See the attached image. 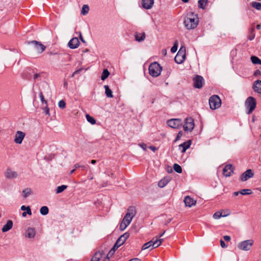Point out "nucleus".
Masks as SVG:
<instances>
[{"label":"nucleus","instance_id":"nucleus-55","mask_svg":"<svg viewBox=\"0 0 261 261\" xmlns=\"http://www.w3.org/2000/svg\"><path fill=\"white\" fill-rule=\"evenodd\" d=\"M148 148L150 149H151L152 151H153V152H155L156 150H158V148H156L153 146H150Z\"/></svg>","mask_w":261,"mask_h":261},{"label":"nucleus","instance_id":"nucleus-3","mask_svg":"<svg viewBox=\"0 0 261 261\" xmlns=\"http://www.w3.org/2000/svg\"><path fill=\"white\" fill-rule=\"evenodd\" d=\"M136 215V208L134 206H129L127 209V212L122 221L126 223L128 225L130 223L133 218Z\"/></svg>","mask_w":261,"mask_h":261},{"label":"nucleus","instance_id":"nucleus-47","mask_svg":"<svg viewBox=\"0 0 261 261\" xmlns=\"http://www.w3.org/2000/svg\"><path fill=\"white\" fill-rule=\"evenodd\" d=\"M127 226L128 225L126 223L122 221L120 224L119 229L120 230L123 231L126 228Z\"/></svg>","mask_w":261,"mask_h":261},{"label":"nucleus","instance_id":"nucleus-12","mask_svg":"<svg viewBox=\"0 0 261 261\" xmlns=\"http://www.w3.org/2000/svg\"><path fill=\"white\" fill-rule=\"evenodd\" d=\"M28 44H33L34 45L35 49L39 53H42L46 48L45 46L41 42L35 40L29 42Z\"/></svg>","mask_w":261,"mask_h":261},{"label":"nucleus","instance_id":"nucleus-18","mask_svg":"<svg viewBox=\"0 0 261 261\" xmlns=\"http://www.w3.org/2000/svg\"><path fill=\"white\" fill-rule=\"evenodd\" d=\"M184 202L186 206L191 207L196 204V201L191 197L187 196L184 199Z\"/></svg>","mask_w":261,"mask_h":261},{"label":"nucleus","instance_id":"nucleus-13","mask_svg":"<svg viewBox=\"0 0 261 261\" xmlns=\"http://www.w3.org/2000/svg\"><path fill=\"white\" fill-rule=\"evenodd\" d=\"M25 134L24 133L21 131H17L16 133L14 139V142L16 144H20L22 143L24 138L25 137Z\"/></svg>","mask_w":261,"mask_h":261},{"label":"nucleus","instance_id":"nucleus-7","mask_svg":"<svg viewBox=\"0 0 261 261\" xmlns=\"http://www.w3.org/2000/svg\"><path fill=\"white\" fill-rule=\"evenodd\" d=\"M253 244L252 240H247L239 243L238 247L239 249L244 251L249 250Z\"/></svg>","mask_w":261,"mask_h":261},{"label":"nucleus","instance_id":"nucleus-50","mask_svg":"<svg viewBox=\"0 0 261 261\" xmlns=\"http://www.w3.org/2000/svg\"><path fill=\"white\" fill-rule=\"evenodd\" d=\"M44 112H45L46 115H47L49 116V115H50V114H49V108L47 107V105L44 108Z\"/></svg>","mask_w":261,"mask_h":261},{"label":"nucleus","instance_id":"nucleus-22","mask_svg":"<svg viewBox=\"0 0 261 261\" xmlns=\"http://www.w3.org/2000/svg\"><path fill=\"white\" fill-rule=\"evenodd\" d=\"M134 37L135 38V40L138 42H142L144 41L146 38V34L144 32L143 33H138L136 32Z\"/></svg>","mask_w":261,"mask_h":261},{"label":"nucleus","instance_id":"nucleus-49","mask_svg":"<svg viewBox=\"0 0 261 261\" xmlns=\"http://www.w3.org/2000/svg\"><path fill=\"white\" fill-rule=\"evenodd\" d=\"M182 136V131H179L176 136V138L175 140V142L177 141L178 140H179Z\"/></svg>","mask_w":261,"mask_h":261},{"label":"nucleus","instance_id":"nucleus-26","mask_svg":"<svg viewBox=\"0 0 261 261\" xmlns=\"http://www.w3.org/2000/svg\"><path fill=\"white\" fill-rule=\"evenodd\" d=\"M170 181V179L168 177L164 178L160 180L158 182V186L160 188H164Z\"/></svg>","mask_w":261,"mask_h":261},{"label":"nucleus","instance_id":"nucleus-9","mask_svg":"<svg viewBox=\"0 0 261 261\" xmlns=\"http://www.w3.org/2000/svg\"><path fill=\"white\" fill-rule=\"evenodd\" d=\"M167 123L171 128H178L182 125V121L180 119H171L168 120Z\"/></svg>","mask_w":261,"mask_h":261},{"label":"nucleus","instance_id":"nucleus-31","mask_svg":"<svg viewBox=\"0 0 261 261\" xmlns=\"http://www.w3.org/2000/svg\"><path fill=\"white\" fill-rule=\"evenodd\" d=\"M251 61L254 64H260L261 65V60L257 57L253 56L251 57Z\"/></svg>","mask_w":261,"mask_h":261},{"label":"nucleus","instance_id":"nucleus-42","mask_svg":"<svg viewBox=\"0 0 261 261\" xmlns=\"http://www.w3.org/2000/svg\"><path fill=\"white\" fill-rule=\"evenodd\" d=\"M178 42L177 40H176L173 44V46L171 48V52L172 53H175L177 50Z\"/></svg>","mask_w":261,"mask_h":261},{"label":"nucleus","instance_id":"nucleus-5","mask_svg":"<svg viewBox=\"0 0 261 261\" xmlns=\"http://www.w3.org/2000/svg\"><path fill=\"white\" fill-rule=\"evenodd\" d=\"M186 47L184 46H181L174 58L175 62L177 64L182 63L186 57Z\"/></svg>","mask_w":261,"mask_h":261},{"label":"nucleus","instance_id":"nucleus-37","mask_svg":"<svg viewBox=\"0 0 261 261\" xmlns=\"http://www.w3.org/2000/svg\"><path fill=\"white\" fill-rule=\"evenodd\" d=\"M32 192V190L30 188H26L22 191L23 197L25 198H27Z\"/></svg>","mask_w":261,"mask_h":261},{"label":"nucleus","instance_id":"nucleus-30","mask_svg":"<svg viewBox=\"0 0 261 261\" xmlns=\"http://www.w3.org/2000/svg\"><path fill=\"white\" fill-rule=\"evenodd\" d=\"M228 215V214H223L222 212H217L213 215V218L214 219H219L221 217H226Z\"/></svg>","mask_w":261,"mask_h":261},{"label":"nucleus","instance_id":"nucleus-52","mask_svg":"<svg viewBox=\"0 0 261 261\" xmlns=\"http://www.w3.org/2000/svg\"><path fill=\"white\" fill-rule=\"evenodd\" d=\"M82 70V69H79L75 70L71 75V77H74L76 74H79Z\"/></svg>","mask_w":261,"mask_h":261},{"label":"nucleus","instance_id":"nucleus-28","mask_svg":"<svg viewBox=\"0 0 261 261\" xmlns=\"http://www.w3.org/2000/svg\"><path fill=\"white\" fill-rule=\"evenodd\" d=\"M163 241V239H156L155 241H154L153 239H152L151 240L152 249L158 247V246H159L161 244Z\"/></svg>","mask_w":261,"mask_h":261},{"label":"nucleus","instance_id":"nucleus-8","mask_svg":"<svg viewBox=\"0 0 261 261\" xmlns=\"http://www.w3.org/2000/svg\"><path fill=\"white\" fill-rule=\"evenodd\" d=\"M194 127V123L193 119L190 117L185 119V124L183 126L185 131L191 132Z\"/></svg>","mask_w":261,"mask_h":261},{"label":"nucleus","instance_id":"nucleus-15","mask_svg":"<svg viewBox=\"0 0 261 261\" xmlns=\"http://www.w3.org/2000/svg\"><path fill=\"white\" fill-rule=\"evenodd\" d=\"M233 168L231 165L228 164L226 165L223 170V175L226 177H229L231 176V174L233 173Z\"/></svg>","mask_w":261,"mask_h":261},{"label":"nucleus","instance_id":"nucleus-62","mask_svg":"<svg viewBox=\"0 0 261 261\" xmlns=\"http://www.w3.org/2000/svg\"><path fill=\"white\" fill-rule=\"evenodd\" d=\"M74 169H77L80 167H81V165H80L79 164H75L74 165Z\"/></svg>","mask_w":261,"mask_h":261},{"label":"nucleus","instance_id":"nucleus-58","mask_svg":"<svg viewBox=\"0 0 261 261\" xmlns=\"http://www.w3.org/2000/svg\"><path fill=\"white\" fill-rule=\"evenodd\" d=\"M89 174H90V176H88L89 179V180H91L93 179V176H92V172L91 170L89 171Z\"/></svg>","mask_w":261,"mask_h":261},{"label":"nucleus","instance_id":"nucleus-40","mask_svg":"<svg viewBox=\"0 0 261 261\" xmlns=\"http://www.w3.org/2000/svg\"><path fill=\"white\" fill-rule=\"evenodd\" d=\"M89 10V8L88 5H84L82 9L81 13L83 15H86L88 13V11Z\"/></svg>","mask_w":261,"mask_h":261},{"label":"nucleus","instance_id":"nucleus-56","mask_svg":"<svg viewBox=\"0 0 261 261\" xmlns=\"http://www.w3.org/2000/svg\"><path fill=\"white\" fill-rule=\"evenodd\" d=\"M140 146L144 150L146 149V145L144 143L139 144Z\"/></svg>","mask_w":261,"mask_h":261},{"label":"nucleus","instance_id":"nucleus-19","mask_svg":"<svg viewBox=\"0 0 261 261\" xmlns=\"http://www.w3.org/2000/svg\"><path fill=\"white\" fill-rule=\"evenodd\" d=\"M36 69H28V72L31 75H33V79L35 82L36 80L40 81L41 80V73H37L35 72Z\"/></svg>","mask_w":261,"mask_h":261},{"label":"nucleus","instance_id":"nucleus-4","mask_svg":"<svg viewBox=\"0 0 261 261\" xmlns=\"http://www.w3.org/2000/svg\"><path fill=\"white\" fill-rule=\"evenodd\" d=\"M245 105L248 111L247 113L248 114L252 113L256 106L255 99L251 96L248 97L245 101Z\"/></svg>","mask_w":261,"mask_h":261},{"label":"nucleus","instance_id":"nucleus-24","mask_svg":"<svg viewBox=\"0 0 261 261\" xmlns=\"http://www.w3.org/2000/svg\"><path fill=\"white\" fill-rule=\"evenodd\" d=\"M103 251H98L95 252L94 255L92 257L91 261H99L102 257Z\"/></svg>","mask_w":261,"mask_h":261},{"label":"nucleus","instance_id":"nucleus-41","mask_svg":"<svg viewBox=\"0 0 261 261\" xmlns=\"http://www.w3.org/2000/svg\"><path fill=\"white\" fill-rule=\"evenodd\" d=\"M240 193L243 195H250L252 193L250 189H243L240 190Z\"/></svg>","mask_w":261,"mask_h":261},{"label":"nucleus","instance_id":"nucleus-54","mask_svg":"<svg viewBox=\"0 0 261 261\" xmlns=\"http://www.w3.org/2000/svg\"><path fill=\"white\" fill-rule=\"evenodd\" d=\"M220 245H221V246L222 247V248H226L227 246L226 245V244L225 243V242L221 240H220Z\"/></svg>","mask_w":261,"mask_h":261},{"label":"nucleus","instance_id":"nucleus-44","mask_svg":"<svg viewBox=\"0 0 261 261\" xmlns=\"http://www.w3.org/2000/svg\"><path fill=\"white\" fill-rule=\"evenodd\" d=\"M151 246H152L151 240L145 243L142 247V250L147 249L149 248V247H150Z\"/></svg>","mask_w":261,"mask_h":261},{"label":"nucleus","instance_id":"nucleus-2","mask_svg":"<svg viewBox=\"0 0 261 261\" xmlns=\"http://www.w3.org/2000/svg\"><path fill=\"white\" fill-rule=\"evenodd\" d=\"M149 74L152 77H157L162 70V67L157 62H154L150 64L148 68Z\"/></svg>","mask_w":261,"mask_h":261},{"label":"nucleus","instance_id":"nucleus-10","mask_svg":"<svg viewBox=\"0 0 261 261\" xmlns=\"http://www.w3.org/2000/svg\"><path fill=\"white\" fill-rule=\"evenodd\" d=\"M194 86L196 88H201L204 84V80L202 76L197 75L193 79Z\"/></svg>","mask_w":261,"mask_h":261},{"label":"nucleus","instance_id":"nucleus-23","mask_svg":"<svg viewBox=\"0 0 261 261\" xmlns=\"http://www.w3.org/2000/svg\"><path fill=\"white\" fill-rule=\"evenodd\" d=\"M18 174L17 172L8 169L5 173V176L8 178H16Z\"/></svg>","mask_w":261,"mask_h":261},{"label":"nucleus","instance_id":"nucleus-32","mask_svg":"<svg viewBox=\"0 0 261 261\" xmlns=\"http://www.w3.org/2000/svg\"><path fill=\"white\" fill-rule=\"evenodd\" d=\"M207 3V0H199L198 2L199 8L204 9Z\"/></svg>","mask_w":261,"mask_h":261},{"label":"nucleus","instance_id":"nucleus-51","mask_svg":"<svg viewBox=\"0 0 261 261\" xmlns=\"http://www.w3.org/2000/svg\"><path fill=\"white\" fill-rule=\"evenodd\" d=\"M261 74V72L259 70V69H257L254 72V74L253 75L255 76H257L258 75H260Z\"/></svg>","mask_w":261,"mask_h":261},{"label":"nucleus","instance_id":"nucleus-39","mask_svg":"<svg viewBox=\"0 0 261 261\" xmlns=\"http://www.w3.org/2000/svg\"><path fill=\"white\" fill-rule=\"evenodd\" d=\"M173 169L178 173H181L182 172L181 166L175 163L173 165Z\"/></svg>","mask_w":261,"mask_h":261},{"label":"nucleus","instance_id":"nucleus-14","mask_svg":"<svg viewBox=\"0 0 261 261\" xmlns=\"http://www.w3.org/2000/svg\"><path fill=\"white\" fill-rule=\"evenodd\" d=\"M80 44V41L77 37H73L70 40L68 45L71 49L76 48Z\"/></svg>","mask_w":261,"mask_h":261},{"label":"nucleus","instance_id":"nucleus-17","mask_svg":"<svg viewBox=\"0 0 261 261\" xmlns=\"http://www.w3.org/2000/svg\"><path fill=\"white\" fill-rule=\"evenodd\" d=\"M154 4V0H142V7L145 9H151Z\"/></svg>","mask_w":261,"mask_h":261},{"label":"nucleus","instance_id":"nucleus-57","mask_svg":"<svg viewBox=\"0 0 261 261\" xmlns=\"http://www.w3.org/2000/svg\"><path fill=\"white\" fill-rule=\"evenodd\" d=\"M223 238L225 241H229L230 240V237L229 236H225Z\"/></svg>","mask_w":261,"mask_h":261},{"label":"nucleus","instance_id":"nucleus-35","mask_svg":"<svg viewBox=\"0 0 261 261\" xmlns=\"http://www.w3.org/2000/svg\"><path fill=\"white\" fill-rule=\"evenodd\" d=\"M67 188V186L66 185H62L57 188L56 192L57 194L62 193L63 191Z\"/></svg>","mask_w":261,"mask_h":261},{"label":"nucleus","instance_id":"nucleus-38","mask_svg":"<svg viewBox=\"0 0 261 261\" xmlns=\"http://www.w3.org/2000/svg\"><path fill=\"white\" fill-rule=\"evenodd\" d=\"M86 117L87 120L91 124H95L96 123V120H95V119L93 117L89 115V114H87Z\"/></svg>","mask_w":261,"mask_h":261},{"label":"nucleus","instance_id":"nucleus-63","mask_svg":"<svg viewBox=\"0 0 261 261\" xmlns=\"http://www.w3.org/2000/svg\"><path fill=\"white\" fill-rule=\"evenodd\" d=\"M240 192V191H237V192H234L233 193V195L235 196H237L239 195V194Z\"/></svg>","mask_w":261,"mask_h":261},{"label":"nucleus","instance_id":"nucleus-64","mask_svg":"<svg viewBox=\"0 0 261 261\" xmlns=\"http://www.w3.org/2000/svg\"><path fill=\"white\" fill-rule=\"evenodd\" d=\"M103 261H110V259H109V257H107L106 258H105Z\"/></svg>","mask_w":261,"mask_h":261},{"label":"nucleus","instance_id":"nucleus-59","mask_svg":"<svg viewBox=\"0 0 261 261\" xmlns=\"http://www.w3.org/2000/svg\"><path fill=\"white\" fill-rule=\"evenodd\" d=\"M79 37H80V40H81L82 42H83V43L85 42V41L83 39V36L82 35V33L81 32H80Z\"/></svg>","mask_w":261,"mask_h":261},{"label":"nucleus","instance_id":"nucleus-61","mask_svg":"<svg viewBox=\"0 0 261 261\" xmlns=\"http://www.w3.org/2000/svg\"><path fill=\"white\" fill-rule=\"evenodd\" d=\"M63 85H64V87L65 88H67V85H68V83H67V82L66 81H64V84H63Z\"/></svg>","mask_w":261,"mask_h":261},{"label":"nucleus","instance_id":"nucleus-25","mask_svg":"<svg viewBox=\"0 0 261 261\" xmlns=\"http://www.w3.org/2000/svg\"><path fill=\"white\" fill-rule=\"evenodd\" d=\"M13 222L12 220H8L7 223L4 225L2 229V231L3 232H7L11 229L13 226Z\"/></svg>","mask_w":261,"mask_h":261},{"label":"nucleus","instance_id":"nucleus-34","mask_svg":"<svg viewBox=\"0 0 261 261\" xmlns=\"http://www.w3.org/2000/svg\"><path fill=\"white\" fill-rule=\"evenodd\" d=\"M40 212L42 215H46L49 212L48 208L46 206H43L41 207Z\"/></svg>","mask_w":261,"mask_h":261},{"label":"nucleus","instance_id":"nucleus-48","mask_svg":"<svg viewBox=\"0 0 261 261\" xmlns=\"http://www.w3.org/2000/svg\"><path fill=\"white\" fill-rule=\"evenodd\" d=\"M39 97L40 98V100H41L42 103L47 105V101L44 99V97L42 92H41L39 93Z\"/></svg>","mask_w":261,"mask_h":261},{"label":"nucleus","instance_id":"nucleus-27","mask_svg":"<svg viewBox=\"0 0 261 261\" xmlns=\"http://www.w3.org/2000/svg\"><path fill=\"white\" fill-rule=\"evenodd\" d=\"M27 237L29 238H33L36 233L35 229L34 228L30 227L27 230Z\"/></svg>","mask_w":261,"mask_h":261},{"label":"nucleus","instance_id":"nucleus-46","mask_svg":"<svg viewBox=\"0 0 261 261\" xmlns=\"http://www.w3.org/2000/svg\"><path fill=\"white\" fill-rule=\"evenodd\" d=\"M58 106L60 108L62 109H63L65 108L66 107V102L64 100H61L59 101V103H58Z\"/></svg>","mask_w":261,"mask_h":261},{"label":"nucleus","instance_id":"nucleus-29","mask_svg":"<svg viewBox=\"0 0 261 261\" xmlns=\"http://www.w3.org/2000/svg\"><path fill=\"white\" fill-rule=\"evenodd\" d=\"M105 93L108 97L112 98L113 97L112 90L109 88L108 85H105Z\"/></svg>","mask_w":261,"mask_h":261},{"label":"nucleus","instance_id":"nucleus-11","mask_svg":"<svg viewBox=\"0 0 261 261\" xmlns=\"http://www.w3.org/2000/svg\"><path fill=\"white\" fill-rule=\"evenodd\" d=\"M254 176V173L251 169H247L240 176V180L242 181H245L249 178L252 177Z\"/></svg>","mask_w":261,"mask_h":261},{"label":"nucleus","instance_id":"nucleus-20","mask_svg":"<svg viewBox=\"0 0 261 261\" xmlns=\"http://www.w3.org/2000/svg\"><path fill=\"white\" fill-rule=\"evenodd\" d=\"M252 89L255 92L261 94V81H256L253 85Z\"/></svg>","mask_w":261,"mask_h":261},{"label":"nucleus","instance_id":"nucleus-53","mask_svg":"<svg viewBox=\"0 0 261 261\" xmlns=\"http://www.w3.org/2000/svg\"><path fill=\"white\" fill-rule=\"evenodd\" d=\"M115 252V251L114 250V249H111V250L109 252L107 255V257H109V256H112L114 254Z\"/></svg>","mask_w":261,"mask_h":261},{"label":"nucleus","instance_id":"nucleus-36","mask_svg":"<svg viewBox=\"0 0 261 261\" xmlns=\"http://www.w3.org/2000/svg\"><path fill=\"white\" fill-rule=\"evenodd\" d=\"M251 5L252 7L255 8L257 10H261V3L257 2H253L251 3Z\"/></svg>","mask_w":261,"mask_h":261},{"label":"nucleus","instance_id":"nucleus-33","mask_svg":"<svg viewBox=\"0 0 261 261\" xmlns=\"http://www.w3.org/2000/svg\"><path fill=\"white\" fill-rule=\"evenodd\" d=\"M110 72L107 69H105L103 70L101 75V80L102 81L105 80L109 75Z\"/></svg>","mask_w":261,"mask_h":261},{"label":"nucleus","instance_id":"nucleus-43","mask_svg":"<svg viewBox=\"0 0 261 261\" xmlns=\"http://www.w3.org/2000/svg\"><path fill=\"white\" fill-rule=\"evenodd\" d=\"M255 37L254 29L251 28L250 29V34L248 35V38L250 40H252Z\"/></svg>","mask_w":261,"mask_h":261},{"label":"nucleus","instance_id":"nucleus-16","mask_svg":"<svg viewBox=\"0 0 261 261\" xmlns=\"http://www.w3.org/2000/svg\"><path fill=\"white\" fill-rule=\"evenodd\" d=\"M129 236V234L128 232H125L121 235L116 241V245L121 246L123 245L126 240L128 239Z\"/></svg>","mask_w":261,"mask_h":261},{"label":"nucleus","instance_id":"nucleus-45","mask_svg":"<svg viewBox=\"0 0 261 261\" xmlns=\"http://www.w3.org/2000/svg\"><path fill=\"white\" fill-rule=\"evenodd\" d=\"M21 210L22 211H27V213L28 214L31 215L32 214L30 206H25L24 205H22L21 207Z\"/></svg>","mask_w":261,"mask_h":261},{"label":"nucleus","instance_id":"nucleus-6","mask_svg":"<svg viewBox=\"0 0 261 261\" xmlns=\"http://www.w3.org/2000/svg\"><path fill=\"white\" fill-rule=\"evenodd\" d=\"M209 105L211 109L215 110L221 106V100L218 95H213L209 99Z\"/></svg>","mask_w":261,"mask_h":261},{"label":"nucleus","instance_id":"nucleus-21","mask_svg":"<svg viewBox=\"0 0 261 261\" xmlns=\"http://www.w3.org/2000/svg\"><path fill=\"white\" fill-rule=\"evenodd\" d=\"M192 143V141L189 140L186 142H184L183 143L180 144L179 145V148H182L181 152H185L187 149H188L191 146Z\"/></svg>","mask_w":261,"mask_h":261},{"label":"nucleus","instance_id":"nucleus-1","mask_svg":"<svg viewBox=\"0 0 261 261\" xmlns=\"http://www.w3.org/2000/svg\"><path fill=\"white\" fill-rule=\"evenodd\" d=\"M198 23V19L196 15H194L193 13L188 15V17L184 21L185 27L188 30L195 29Z\"/></svg>","mask_w":261,"mask_h":261},{"label":"nucleus","instance_id":"nucleus-60","mask_svg":"<svg viewBox=\"0 0 261 261\" xmlns=\"http://www.w3.org/2000/svg\"><path fill=\"white\" fill-rule=\"evenodd\" d=\"M120 246H117L116 245V242L115 243L114 246H113V247L112 248V249H114V250H116L119 247H120Z\"/></svg>","mask_w":261,"mask_h":261}]
</instances>
